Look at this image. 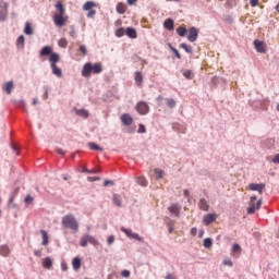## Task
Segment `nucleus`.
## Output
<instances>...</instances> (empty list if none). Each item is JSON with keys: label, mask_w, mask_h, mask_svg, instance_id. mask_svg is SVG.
I'll return each instance as SVG.
<instances>
[{"label": "nucleus", "mask_w": 279, "mask_h": 279, "mask_svg": "<svg viewBox=\"0 0 279 279\" xmlns=\"http://www.w3.org/2000/svg\"><path fill=\"white\" fill-rule=\"evenodd\" d=\"M24 34H26V36H32V34H34V29H32V24L29 22H26L25 24Z\"/></svg>", "instance_id": "nucleus-29"}, {"label": "nucleus", "mask_w": 279, "mask_h": 279, "mask_svg": "<svg viewBox=\"0 0 279 279\" xmlns=\"http://www.w3.org/2000/svg\"><path fill=\"white\" fill-rule=\"evenodd\" d=\"M166 106H168V108H175V101L173 100V98H167Z\"/></svg>", "instance_id": "nucleus-38"}, {"label": "nucleus", "mask_w": 279, "mask_h": 279, "mask_svg": "<svg viewBox=\"0 0 279 279\" xmlns=\"http://www.w3.org/2000/svg\"><path fill=\"white\" fill-rule=\"evenodd\" d=\"M11 250L10 246H8V244H3L0 246V256H4L8 257L11 254Z\"/></svg>", "instance_id": "nucleus-20"}, {"label": "nucleus", "mask_w": 279, "mask_h": 279, "mask_svg": "<svg viewBox=\"0 0 279 279\" xmlns=\"http://www.w3.org/2000/svg\"><path fill=\"white\" fill-rule=\"evenodd\" d=\"M114 186V181H110V180H105L104 181V186H108V185Z\"/></svg>", "instance_id": "nucleus-49"}, {"label": "nucleus", "mask_w": 279, "mask_h": 279, "mask_svg": "<svg viewBox=\"0 0 279 279\" xmlns=\"http://www.w3.org/2000/svg\"><path fill=\"white\" fill-rule=\"evenodd\" d=\"M186 27H184V26H180L179 28H177V34H178V36H181V37H184V36H186Z\"/></svg>", "instance_id": "nucleus-33"}, {"label": "nucleus", "mask_w": 279, "mask_h": 279, "mask_svg": "<svg viewBox=\"0 0 279 279\" xmlns=\"http://www.w3.org/2000/svg\"><path fill=\"white\" fill-rule=\"evenodd\" d=\"M61 223L63 228L73 230L74 232H77V230H80V222H77V219H75V216L71 214L63 216Z\"/></svg>", "instance_id": "nucleus-4"}, {"label": "nucleus", "mask_w": 279, "mask_h": 279, "mask_svg": "<svg viewBox=\"0 0 279 279\" xmlns=\"http://www.w3.org/2000/svg\"><path fill=\"white\" fill-rule=\"evenodd\" d=\"M183 195H184L185 197H189V195H190L189 190H184V191H183Z\"/></svg>", "instance_id": "nucleus-58"}, {"label": "nucleus", "mask_w": 279, "mask_h": 279, "mask_svg": "<svg viewBox=\"0 0 279 279\" xmlns=\"http://www.w3.org/2000/svg\"><path fill=\"white\" fill-rule=\"evenodd\" d=\"M88 243H90V245H99V242L97 241V239H95V236L89 235V234H85L81 238L80 241V245L81 247H86V245H88Z\"/></svg>", "instance_id": "nucleus-7"}, {"label": "nucleus", "mask_w": 279, "mask_h": 279, "mask_svg": "<svg viewBox=\"0 0 279 279\" xmlns=\"http://www.w3.org/2000/svg\"><path fill=\"white\" fill-rule=\"evenodd\" d=\"M117 12L118 14H125V12H128V5H125L122 2H119L117 5Z\"/></svg>", "instance_id": "nucleus-24"}, {"label": "nucleus", "mask_w": 279, "mask_h": 279, "mask_svg": "<svg viewBox=\"0 0 279 279\" xmlns=\"http://www.w3.org/2000/svg\"><path fill=\"white\" fill-rule=\"evenodd\" d=\"M250 4L252 8H256V5H258V0H250Z\"/></svg>", "instance_id": "nucleus-53"}, {"label": "nucleus", "mask_w": 279, "mask_h": 279, "mask_svg": "<svg viewBox=\"0 0 279 279\" xmlns=\"http://www.w3.org/2000/svg\"><path fill=\"white\" fill-rule=\"evenodd\" d=\"M70 36H71L72 38H75V31H72V32L70 33Z\"/></svg>", "instance_id": "nucleus-62"}, {"label": "nucleus", "mask_w": 279, "mask_h": 279, "mask_svg": "<svg viewBox=\"0 0 279 279\" xmlns=\"http://www.w3.org/2000/svg\"><path fill=\"white\" fill-rule=\"evenodd\" d=\"M112 204L117 206L118 208H122L123 206V196L119 194H113L112 195Z\"/></svg>", "instance_id": "nucleus-16"}, {"label": "nucleus", "mask_w": 279, "mask_h": 279, "mask_svg": "<svg viewBox=\"0 0 279 279\" xmlns=\"http://www.w3.org/2000/svg\"><path fill=\"white\" fill-rule=\"evenodd\" d=\"M58 13H56L52 17L56 27H64L66 23H69V16L64 14V4L62 1H58L54 5Z\"/></svg>", "instance_id": "nucleus-2"}, {"label": "nucleus", "mask_w": 279, "mask_h": 279, "mask_svg": "<svg viewBox=\"0 0 279 279\" xmlns=\"http://www.w3.org/2000/svg\"><path fill=\"white\" fill-rule=\"evenodd\" d=\"M87 173H97L96 170H85Z\"/></svg>", "instance_id": "nucleus-63"}, {"label": "nucleus", "mask_w": 279, "mask_h": 279, "mask_svg": "<svg viewBox=\"0 0 279 279\" xmlns=\"http://www.w3.org/2000/svg\"><path fill=\"white\" fill-rule=\"evenodd\" d=\"M107 243H108V245H112L114 243V236L113 235L108 236Z\"/></svg>", "instance_id": "nucleus-45"}, {"label": "nucleus", "mask_w": 279, "mask_h": 279, "mask_svg": "<svg viewBox=\"0 0 279 279\" xmlns=\"http://www.w3.org/2000/svg\"><path fill=\"white\" fill-rule=\"evenodd\" d=\"M137 132H138V134H145V132H147V129H145V126L143 124H140Z\"/></svg>", "instance_id": "nucleus-44"}, {"label": "nucleus", "mask_w": 279, "mask_h": 279, "mask_svg": "<svg viewBox=\"0 0 279 279\" xmlns=\"http://www.w3.org/2000/svg\"><path fill=\"white\" fill-rule=\"evenodd\" d=\"M2 88L8 95H12V90H14V82H7Z\"/></svg>", "instance_id": "nucleus-21"}, {"label": "nucleus", "mask_w": 279, "mask_h": 279, "mask_svg": "<svg viewBox=\"0 0 279 279\" xmlns=\"http://www.w3.org/2000/svg\"><path fill=\"white\" fill-rule=\"evenodd\" d=\"M154 173L158 180H162L165 178V171H162L160 168L155 169Z\"/></svg>", "instance_id": "nucleus-32"}, {"label": "nucleus", "mask_w": 279, "mask_h": 279, "mask_svg": "<svg viewBox=\"0 0 279 279\" xmlns=\"http://www.w3.org/2000/svg\"><path fill=\"white\" fill-rule=\"evenodd\" d=\"M166 279H175V276H173L172 274H168V275L166 276Z\"/></svg>", "instance_id": "nucleus-56"}, {"label": "nucleus", "mask_w": 279, "mask_h": 279, "mask_svg": "<svg viewBox=\"0 0 279 279\" xmlns=\"http://www.w3.org/2000/svg\"><path fill=\"white\" fill-rule=\"evenodd\" d=\"M104 71V65L101 63H90L87 62L84 64L82 69V76L83 77H90V75H99Z\"/></svg>", "instance_id": "nucleus-3"}, {"label": "nucleus", "mask_w": 279, "mask_h": 279, "mask_svg": "<svg viewBox=\"0 0 279 279\" xmlns=\"http://www.w3.org/2000/svg\"><path fill=\"white\" fill-rule=\"evenodd\" d=\"M76 114L78 117H83V119H88V111L86 109L76 110Z\"/></svg>", "instance_id": "nucleus-31"}, {"label": "nucleus", "mask_w": 279, "mask_h": 279, "mask_svg": "<svg viewBox=\"0 0 279 279\" xmlns=\"http://www.w3.org/2000/svg\"><path fill=\"white\" fill-rule=\"evenodd\" d=\"M203 245L204 247H206V250L213 247V239L210 238L205 239Z\"/></svg>", "instance_id": "nucleus-37"}, {"label": "nucleus", "mask_w": 279, "mask_h": 279, "mask_svg": "<svg viewBox=\"0 0 279 279\" xmlns=\"http://www.w3.org/2000/svg\"><path fill=\"white\" fill-rule=\"evenodd\" d=\"M232 253L233 254H241V245H239V244H233V246H232Z\"/></svg>", "instance_id": "nucleus-39"}, {"label": "nucleus", "mask_w": 279, "mask_h": 279, "mask_svg": "<svg viewBox=\"0 0 279 279\" xmlns=\"http://www.w3.org/2000/svg\"><path fill=\"white\" fill-rule=\"evenodd\" d=\"M183 75L186 80H193V72L191 70L184 71Z\"/></svg>", "instance_id": "nucleus-41"}, {"label": "nucleus", "mask_w": 279, "mask_h": 279, "mask_svg": "<svg viewBox=\"0 0 279 279\" xmlns=\"http://www.w3.org/2000/svg\"><path fill=\"white\" fill-rule=\"evenodd\" d=\"M262 204H263V202L256 201V196H252L251 201H250V206L247 208V214L254 215V213H256V210H260Z\"/></svg>", "instance_id": "nucleus-6"}, {"label": "nucleus", "mask_w": 279, "mask_h": 279, "mask_svg": "<svg viewBox=\"0 0 279 279\" xmlns=\"http://www.w3.org/2000/svg\"><path fill=\"white\" fill-rule=\"evenodd\" d=\"M170 49L173 51V53L177 56L178 60H182V56L178 51V49L170 46Z\"/></svg>", "instance_id": "nucleus-43"}, {"label": "nucleus", "mask_w": 279, "mask_h": 279, "mask_svg": "<svg viewBox=\"0 0 279 279\" xmlns=\"http://www.w3.org/2000/svg\"><path fill=\"white\" fill-rule=\"evenodd\" d=\"M121 231L124 232V234H126L129 239H134L135 241H143V239L141 238V235H138V233H133L132 230L130 229H125L122 227Z\"/></svg>", "instance_id": "nucleus-12"}, {"label": "nucleus", "mask_w": 279, "mask_h": 279, "mask_svg": "<svg viewBox=\"0 0 279 279\" xmlns=\"http://www.w3.org/2000/svg\"><path fill=\"white\" fill-rule=\"evenodd\" d=\"M125 35L129 37V38H137L138 37V34L136 33V31L133 28V27H128L125 29Z\"/></svg>", "instance_id": "nucleus-22"}, {"label": "nucleus", "mask_w": 279, "mask_h": 279, "mask_svg": "<svg viewBox=\"0 0 279 279\" xmlns=\"http://www.w3.org/2000/svg\"><path fill=\"white\" fill-rule=\"evenodd\" d=\"M168 210L171 215H174V217H180V210H182V208L178 204H172L168 207Z\"/></svg>", "instance_id": "nucleus-17"}, {"label": "nucleus", "mask_w": 279, "mask_h": 279, "mask_svg": "<svg viewBox=\"0 0 279 279\" xmlns=\"http://www.w3.org/2000/svg\"><path fill=\"white\" fill-rule=\"evenodd\" d=\"M250 191H257V193H259V195H263V191H265V184L264 183H251L248 185Z\"/></svg>", "instance_id": "nucleus-13"}, {"label": "nucleus", "mask_w": 279, "mask_h": 279, "mask_svg": "<svg viewBox=\"0 0 279 279\" xmlns=\"http://www.w3.org/2000/svg\"><path fill=\"white\" fill-rule=\"evenodd\" d=\"M99 180H101V178H99V177H88L89 182H96V181H99Z\"/></svg>", "instance_id": "nucleus-51"}, {"label": "nucleus", "mask_w": 279, "mask_h": 279, "mask_svg": "<svg viewBox=\"0 0 279 279\" xmlns=\"http://www.w3.org/2000/svg\"><path fill=\"white\" fill-rule=\"evenodd\" d=\"M171 232H173V227L169 228V234H171Z\"/></svg>", "instance_id": "nucleus-64"}, {"label": "nucleus", "mask_w": 279, "mask_h": 279, "mask_svg": "<svg viewBox=\"0 0 279 279\" xmlns=\"http://www.w3.org/2000/svg\"><path fill=\"white\" fill-rule=\"evenodd\" d=\"M223 265H226L227 267H232L234 264L230 260V259H225Z\"/></svg>", "instance_id": "nucleus-46"}, {"label": "nucleus", "mask_w": 279, "mask_h": 279, "mask_svg": "<svg viewBox=\"0 0 279 279\" xmlns=\"http://www.w3.org/2000/svg\"><path fill=\"white\" fill-rule=\"evenodd\" d=\"M57 154H61V156H64V153L60 148L57 149Z\"/></svg>", "instance_id": "nucleus-60"}, {"label": "nucleus", "mask_w": 279, "mask_h": 279, "mask_svg": "<svg viewBox=\"0 0 279 279\" xmlns=\"http://www.w3.org/2000/svg\"><path fill=\"white\" fill-rule=\"evenodd\" d=\"M40 58H45V56H50L49 57V62H50V68L57 77H62V70L58 68V62H60V54L57 52H53V48L51 46H45L41 48L39 52Z\"/></svg>", "instance_id": "nucleus-1"}, {"label": "nucleus", "mask_w": 279, "mask_h": 279, "mask_svg": "<svg viewBox=\"0 0 279 279\" xmlns=\"http://www.w3.org/2000/svg\"><path fill=\"white\" fill-rule=\"evenodd\" d=\"M116 36H118V38H121L122 36H125V29L124 28H119L116 31Z\"/></svg>", "instance_id": "nucleus-42"}, {"label": "nucleus", "mask_w": 279, "mask_h": 279, "mask_svg": "<svg viewBox=\"0 0 279 279\" xmlns=\"http://www.w3.org/2000/svg\"><path fill=\"white\" fill-rule=\"evenodd\" d=\"M121 231L124 232V234H126L129 239H134L135 241H143V239L141 238V235H138V233H133L132 230L130 229H125L122 227Z\"/></svg>", "instance_id": "nucleus-11"}, {"label": "nucleus", "mask_w": 279, "mask_h": 279, "mask_svg": "<svg viewBox=\"0 0 279 279\" xmlns=\"http://www.w3.org/2000/svg\"><path fill=\"white\" fill-rule=\"evenodd\" d=\"M198 236H199V239H202V236H204V230H201V231L198 232Z\"/></svg>", "instance_id": "nucleus-59"}, {"label": "nucleus", "mask_w": 279, "mask_h": 279, "mask_svg": "<svg viewBox=\"0 0 279 279\" xmlns=\"http://www.w3.org/2000/svg\"><path fill=\"white\" fill-rule=\"evenodd\" d=\"M136 111L138 114H147L149 112V105H147L145 101H140L136 105Z\"/></svg>", "instance_id": "nucleus-8"}, {"label": "nucleus", "mask_w": 279, "mask_h": 279, "mask_svg": "<svg viewBox=\"0 0 279 279\" xmlns=\"http://www.w3.org/2000/svg\"><path fill=\"white\" fill-rule=\"evenodd\" d=\"M72 267H73V269H75V271H77V269H80V267H82V259H80L78 257H75L72 260Z\"/></svg>", "instance_id": "nucleus-28"}, {"label": "nucleus", "mask_w": 279, "mask_h": 279, "mask_svg": "<svg viewBox=\"0 0 279 279\" xmlns=\"http://www.w3.org/2000/svg\"><path fill=\"white\" fill-rule=\"evenodd\" d=\"M272 162L275 165H279V154L275 155V157L272 158Z\"/></svg>", "instance_id": "nucleus-52"}, {"label": "nucleus", "mask_w": 279, "mask_h": 279, "mask_svg": "<svg viewBox=\"0 0 279 279\" xmlns=\"http://www.w3.org/2000/svg\"><path fill=\"white\" fill-rule=\"evenodd\" d=\"M205 226H210L214 221H217V214H207L203 217Z\"/></svg>", "instance_id": "nucleus-14"}, {"label": "nucleus", "mask_w": 279, "mask_h": 279, "mask_svg": "<svg viewBox=\"0 0 279 279\" xmlns=\"http://www.w3.org/2000/svg\"><path fill=\"white\" fill-rule=\"evenodd\" d=\"M121 276L122 278H130V270H122Z\"/></svg>", "instance_id": "nucleus-47"}, {"label": "nucleus", "mask_w": 279, "mask_h": 279, "mask_svg": "<svg viewBox=\"0 0 279 279\" xmlns=\"http://www.w3.org/2000/svg\"><path fill=\"white\" fill-rule=\"evenodd\" d=\"M32 202H34V197H32V195H27V196L25 197V203H26V204H32Z\"/></svg>", "instance_id": "nucleus-48"}, {"label": "nucleus", "mask_w": 279, "mask_h": 279, "mask_svg": "<svg viewBox=\"0 0 279 279\" xmlns=\"http://www.w3.org/2000/svg\"><path fill=\"white\" fill-rule=\"evenodd\" d=\"M136 1H138V0H128V4L129 5H134V3H136Z\"/></svg>", "instance_id": "nucleus-57"}, {"label": "nucleus", "mask_w": 279, "mask_h": 279, "mask_svg": "<svg viewBox=\"0 0 279 279\" xmlns=\"http://www.w3.org/2000/svg\"><path fill=\"white\" fill-rule=\"evenodd\" d=\"M135 84L140 87L143 86V73L135 72Z\"/></svg>", "instance_id": "nucleus-26"}, {"label": "nucleus", "mask_w": 279, "mask_h": 279, "mask_svg": "<svg viewBox=\"0 0 279 279\" xmlns=\"http://www.w3.org/2000/svg\"><path fill=\"white\" fill-rule=\"evenodd\" d=\"M8 17V3L0 0V21H5Z\"/></svg>", "instance_id": "nucleus-9"}, {"label": "nucleus", "mask_w": 279, "mask_h": 279, "mask_svg": "<svg viewBox=\"0 0 279 279\" xmlns=\"http://www.w3.org/2000/svg\"><path fill=\"white\" fill-rule=\"evenodd\" d=\"M197 36H199V31L195 27H191L187 32V40L190 43H195V40H197Z\"/></svg>", "instance_id": "nucleus-10"}, {"label": "nucleus", "mask_w": 279, "mask_h": 279, "mask_svg": "<svg viewBox=\"0 0 279 279\" xmlns=\"http://www.w3.org/2000/svg\"><path fill=\"white\" fill-rule=\"evenodd\" d=\"M173 25H174V22L172 19H167L163 23V27L166 29H169V32L173 31Z\"/></svg>", "instance_id": "nucleus-25"}, {"label": "nucleus", "mask_w": 279, "mask_h": 279, "mask_svg": "<svg viewBox=\"0 0 279 279\" xmlns=\"http://www.w3.org/2000/svg\"><path fill=\"white\" fill-rule=\"evenodd\" d=\"M43 267L45 269H51V267H53V262L51 260V257H46L44 260H43Z\"/></svg>", "instance_id": "nucleus-23"}, {"label": "nucleus", "mask_w": 279, "mask_h": 279, "mask_svg": "<svg viewBox=\"0 0 279 279\" xmlns=\"http://www.w3.org/2000/svg\"><path fill=\"white\" fill-rule=\"evenodd\" d=\"M80 51L83 56H86L87 53L86 46H80Z\"/></svg>", "instance_id": "nucleus-50"}, {"label": "nucleus", "mask_w": 279, "mask_h": 279, "mask_svg": "<svg viewBox=\"0 0 279 279\" xmlns=\"http://www.w3.org/2000/svg\"><path fill=\"white\" fill-rule=\"evenodd\" d=\"M12 202H14V197H11L9 201V206L12 207Z\"/></svg>", "instance_id": "nucleus-61"}, {"label": "nucleus", "mask_w": 279, "mask_h": 279, "mask_svg": "<svg viewBox=\"0 0 279 279\" xmlns=\"http://www.w3.org/2000/svg\"><path fill=\"white\" fill-rule=\"evenodd\" d=\"M59 47H61V49H66L69 41L66 40V38H61L58 41Z\"/></svg>", "instance_id": "nucleus-34"}, {"label": "nucleus", "mask_w": 279, "mask_h": 279, "mask_svg": "<svg viewBox=\"0 0 279 279\" xmlns=\"http://www.w3.org/2000/svg\"><path fill=\"white\" fill-rule=\"evenodd\" d=\"M25 46V36L21 35L17 38V47H24Z\"/></svg>", "instance_id": "nucleus-40"}, {"label": "nucleus", "mask_w": 279, "mask_h": 279, "mask_svg": "<svg viewBox=\"0 0 279 279\" xmlns=\"http://www.w3.org/2000/svg\"><path fill=\"white\" fill-rule=\"evenodd\" d=\"M40 234H41V238H43L41 245H49V234H47V231L41 230Z\"/></svg>", "instance_id": "nucleus-27"}, {"label": "nucleus", "mask_w": 279, "mask_h": 279, "mask_svg": "<svg viewBox=\"0 0 279 279\" xmlns=\"http://www.w3.org/2000/svg\"><path fill=\"white\" fill-rule=\"evenodd\" d=\"M254 45H255V49H256V51H258V53H265V49H266V47H267V46L265 45V43H263V41L256 39V40L254 41Z\"/></svg>", "instance_id": "nucleus-19"}, {"label": "nucleus", "mask_w": 279, "mask_h": 279, "mask_svg": "<svg viewBox=\"0 0 279 279\" xmlns=\"http://www.w3.org/2000/svg\"><path fill=\"white\" fill-rule=\"evenodd\" d=\"M180 47H181V49H184V51H186V53H193V47H191V45L181 44Z\"/></svg>", "instance_id": "nucleus-35"}, {"label": "nucleus", "mask_w": 279, "mask_h": 279, "mask_svg": "<svg viewBox=\"0 0 279 279\" xmlns=\"http://www.w3.org/2000/svg\"><path fill=\"white\" fill-rule=\"evenodd\" d=\"M198 208L199 210H204L205 213H208L210 210V204H208V201H206V198H201L198 201Z\"/></svg>", "instance_id": "nucleus-15"}, {"label": "nucleus", "mask_w": 279, "mask_h": 279, "mask_svg": "<svg viewBox=\"0 0 279 279\" xmlns=\"http://www.w3.org/2000/svg\"><path fill=\"white\" fill-rule=\"evenodd\" d=\"M120 119L123 125H132L134 123V119L129 113H123Z\"/></svg>", "instance_id": "nucleus-18"}, {"label": "nucleus", "mask_w": 279, "mask_h": 279, "mask_svg": "<svg viewBox=\"0 0 279 279\" xmlns=\"http://www.w3.org/2000/svg\"><path fill=\"white\" fill-rule=\"evenodd\" d=\"M136 182L140 186H147V179H145V177H138Z\"/></svg>", "instance_id": "nucleus-36"}, {"label": "nucleus", "mask_w": 279, "mask_h": 279, "mask_svg": "<svg viewBox=\"0 0 279 279\" xmlns=\"http://www.w3.org/2000/svg\"><path fill=\"white\" fill-rule=\"evenodd\" d=\"M89 149H92L93 151H104V148H101V146L95 144V143H89L88 144Z\"/></svg>", "instance_id": "nucleus-30"}, {"label": "nucleus", "mask_w": 279, "mask_h": 279, "mask_svg": "<svg viewBox=\"0 0 279 279\" xmlns=\"http://www.w3.org/2000/svg\"><path fill=\"white\" fill-rule=\"evenodd\" d=\"M34 255L35 256H38V257H41L43 256V253L40 251H34Z\"/></svg>", "instance_id": "nucleus-55"}, {"label": "nucleus", "mask_w": 279, "mask_h": 279, "mask_svg": "<svg viewBox=\"0 0 279 279\" xmlns=\"http://www.w3.org/2000/svg\"><path fill=\"white\" fill-rule=\"evenodd\" d=\"M97 3L94 1H87L83 4L84 12H87V19H95V15L97 14Z\"/></svg>", "instance_id": "nucleus-5"}, {"label": "nucleus", "mask_w": 279, "mask_h": 279, "mask_svg": "<svg viewBox=\"0 0 279 279\" xmlns=\"http://www.w3.org/2000/svg\"><path fill=\"white\" fill-rule=\"evenodd\" d=\"M191 234H192V236H196L197 235V228H192L191 229Z\"/></svg>", "instance_id": "nucleus-54"}]
</instances>
